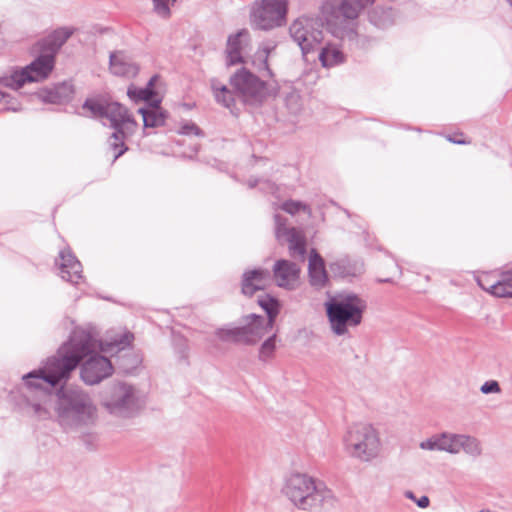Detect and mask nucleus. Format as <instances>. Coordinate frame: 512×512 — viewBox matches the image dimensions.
Here are the masks:
<instances>
[{
  "mask_svg": "<svg viewBox=\"0 0 512 512\" xmlns=\"http://www.w3.org/2000/svg\"><path fill=\"white\" fill-rule=\"evenodd\" d=\"M132 339L131 333H125L120 338L98 342L88 332L75 331L69 342L55 356L49 358L42 368L28 373L23 379L31 387H41L42 382L54 387L61 381H66L70 373L84 360L80 373L82 380L89 385L98 384L112 375L113 365L106 356L97 352L112 356L125 350Z\"/></svg>",
  "mask_w": 512,
  "mask_h": 512,
  "instance_id": "f257e3e1",
  "label": "nucleus"
},
{
  "mask_svg": "<svg viewBox=\"0 0 512 512\" xmlns=\"http://www.w3.org/2000/svg\"><path fill=\"white\" fill-rule=\"evenodd\" d=\"M281 492L293 506L305 511L328 508L335 502L332 491L323 482L298 471L285 475Z\"/></svg>",
  "mask_w": 512,
  "mask_h": 512,
  "instance_id": "f03ea898",
  "label": "nucleus"
},
{
  "mask_svg": "<svg viewBox=\"0 0 512 512\" xmlns=\"http://www.w3.org/2000/svg\"><path fill=\"white\" fill-rule=\"evenodd\" d=\"M50 402H53L59 424L66 429L88 426L97 420V407L83 390L62 388Z\"/></svg>",
  "mask_w": 512,
  "mask_h": 512,
  "instance_id": "7ed1b4c3",
  "label": "nucleus"
},
{
  "mask_svg": "<svg viewBox=\"0 0 512 512\" xmlns=\"http://www.w3.org/2000/svg\"><path fill=\"white\" fill-rule=\"evenodd\" d=\"M83 110L91 116L106 118L110 126L115 129L109 140V144L115 151L114 160L119 158L127 150L124 140L132 135L137 127L128 110L118 102H103L96 99H88L83 104Z\"/></svg>",
  "mask_w": 512,
  "mask_h": 512,
  "instance_id": "20e7f679",
  "label": "nucleus"
},
{
  "mask_svg": "<svg viewBox=\"0 0 512 512\" xmlns=\"http://www.w3.org/2000/svg\"><path fill=\"white\" fill-rule=\"evenodd\" d=\"M146 394L127 382H115L105 391L101 405L107 413L121 421L139 416L146 407Z\"/></svg>",
  "mask_w": 512,
  "mask_h": 512,
  "instance_id": "39448f33",
  "label": "nucleus"
},
{
  "mask_svg": "<svg viewBox=\"0 0 512 512\" xmlns=\"http://www.w3.org/2000/svg\"><path fill=\"white\" fill-rule=\"evenodd\" d=\"M331 330L338 336L362 322L366 301L354 293H340L325 303Z\"/></svg>",
  "mask_w": 512,
  "mask_h": 512,
  "instance_id": "423d86ee",
  "label": "nucleus"
},
{
  "mask_svg": "<svg viewBox=\"0 0 512 512\" xmlns=\"http://www.w3.org/2000/svg\"><path fill=\"white\" fill-rule=\"evenodd\" d=\"M345 452L353 459L369 463L378 458L382 451V441L376 428L370 424L358 423L350 426L343 439Z\"/></svg>",
  "mask_w": 512,
  "mask_h": 512,
  "instance_id": "0eeeda50",
  "label": "nucleus"
},
{
  "mask_svg": "<svg viewBox=\"0 0 512 512\" xmlns=\"http://www.w3.org/2000/svg\"><path fill=\"white\" fill-rule=\"evenodd\" d=\"M375 0H329L324 5V14L332 32L341 38L352 39L357 33L348 26L355 20L360 11Z\"/></svg>",
  "mask_w": 512,
  "mask_h": 512,
  "instance_id": "6e6552de",
  "label": "nucleus"
},
{
  "mask_svg": "<svg viewBox=\"0 0 512 512\" xmlns=\"http://www.w3.org/2000/svg\"><path fill=\"white\" fill-rule=\"evenodd\" d=\"M38 52L39 55L29 65L16 69L9 76L4 77V85L17 90L26 83L47 79L54 69L55 58L45 51Z\"/></svg>",
  "mask_w": 512,
  "mask_h": 512,
  "instance_id": "1a4fd4ad",
  "label": "nucleus"
},
{
  "mask_svg": "<svg viewBox=\"0 0 512 512\" xmlns=\"http://www.w3.org/2000/svg\"><path fill=\"white\" fill-rule=\"evenodd\" d=\"M287 10V0H262L253 6L251 21L261 30L280 27L285 23Z\"/></svg>",
  "mask_w": 512,
  "mask_h": 512,
  "instance_id": "9d476101",
  "label": "nucleus"
},
{
  "mask_svg": "<svg viewBox=\"0 0 512 512\" xmlns=\"http://www.w3.org/2000/svg\"><path fill=\"white\" fill-rule=\"evenodd\" d=\"M230 82L238 96L249 105L262 103L269 94L265 82L245 69L235 73Z\"/></svg>",
  "mask_w": 512,
  "mask_h": 512,
  "instance_id": "9b49d317",
  "label": "nucleus"
},
{
  "mask_svg": "<svg viewBox=\"0 0 512 512\" xmlns=\"http://www.w3.org/2000/svg\"><path fill=\"white\" fill-rule=\"evenodd\" d=\"M292 40L300 47L305 56L314 51L323 41V32L317 27V22L308 17H300L289 27Z\"/></svg>",
  "mask_w": 512,
  "mask_h": 512,
  "instance_id": "f8f14e48",
  "label": "nucleus"
},
{
  "mask_svg": "<svg viewBox=\"0 0 512 512\" xmlns=\"http://www.w3.org/2000/svg\"><path fill=\"white\" fill-rule=\"evenodd\" d=\"M445 452L457 455L464 452L466 455L477 458L482 454L481 442L474 436L444 432Z\"/></svg>",
  "mask_w": 512,
  "mask_h": 512,
  "instance_id": "ddd939ff",
  "label": "nucleus"
},
{
  "mask_svg": "<svg viewBox=\"0 0 512 512\" xmlns=\"http://www.w3.org/2000/svg\"><path fill=\"white\" fill-rule=\"evenodd\" d=\"M276 237L285 240L289 244L290 255L300 261H304L306 253V240L303 232L296 228H288L281 222L279 215L275 216Z\"/></svg>",
  "mask_w": 512,
  "mask_h": 512,
  "instance_id": "4468645a",
  "label": "nucleus"
},
{
  "mask_svg": "<svg viewBox=\"0 0 512 512\" xmlns=\"http://www.w3.org/2000/svg\"><path fill=\"white\" fill-rule=\"evenodd\" d=\"M271 320L256 314H249L242 318L240 326L242 343L255 344L267 335L273 328Z\"/></svg>",
  "mask_w": 512,
  "mask_h": 512,
  "instance_id": "2eb2a0df",
  "label": "nucleus"
},
{
  "mask_svg": "<svg viewBox=\"0 0 512 512\" xmlns=\"http://www.w3.org/2000/svg\"><path fill=\"white\" fill-rule=\"evenodd\" d=\"M300 267L285 259L275 262L273 279L276 285L287 290H295L299 286Z\"/></svg>",
  "mask_w": 512,
  "mask_h": 512,
  "instance_id": "dca6fc26",
  "label": "nucleus"
},
{
  "mask_svg": "<svg viewBox=\"0 0 512 512\" xmlns=\"http://www.w3.org/2000/svg\"><path fill=\"white\" fill-rule=\"evenodd\" d=\"M73 33L74 29L71 27H60L40 40L35 45V50L45 51L55 58L60 48L73 35Z\"/></svg>",
  "mask_w": 512,
  "mask_h": 512,
  "instance_id": "f3484780",
  "label": "nucleus"
},
{
  "mask_svg": "<svg viewBox=\"0 0 512 512\" xmlns=\"http://www.w3.org/2000/svg\"><path fill=\"white\" fill-rule=\"evenodd\" d=\"M272 277L267 269L257 268L244 272L242 277V292L251 296L258 290H263L271 284Z\"/></svg>",
  "mask_w": 512,
  "mask_h": 512,
  "instance_id": "a211bd4d",
  "label": "nucleus"
},
{
  "mask_svg": "<svg viewBox=\"0 0 512 512\" xmlns=\"http://www.w3.org/2000/svg\"><path fill=\"white\" fill-rule=\"evenodd\" d=\"M57 264L62 279L74 284L82 279V265L69 249L60 251Z\"/></svg>",
  "mask_w": 512,
  "mask_h": 512,
  "instance_id": "6ab92c4d",
  "label": "nucleus"
},
{
  "mask_svg": "<svg viewBox=\"0 0 512 512\" xmlns=\"http://www.w3.org/2000/svg\"><path fill=\"white\" fill-rule=\"evenodd\" d=\"M308 272L312 286L322 288L326 285L328 277L324 260L315 250H311L309 255Z\"/></svg>",
  "mask_w": 512,
  "mask_h": 512,
  "instance_id": "aec40b11",
  "label": "nucleus"
},
{
  "mask_svg": "<svg viewBox=\"0 0 512 512\" xmlns=\"http://www.w3.org/2000/svg\"><path fill=\"white\" fill-rule=\"evenodd\" d=\"M248 38L249 33L245 29L229 36L226 49L227 62L229 65H235L243 61L242 48L243 45L248 41Z\"/></svg>",
  "mask_w": 512,
  "mask_h": 512,
  "instance_id": "412c9836",
  "label": "nucleus"
},
{
  "mask_svg": "<svg viewBox=\"0 0 512 512\" xmlns=\"http://www.w3.org/2000/svg\"><path fill=\"white\" fill-rule=\"evenodd\" d=\"M110 70L114 75L133 77L138 73V67L121 51L111 53Z\"/></svg>",
  "mask_w": 512,
  "mask_h": 512,
  "instance_id": "4be33fe9",
  "label": "nucleus"
},
{
  "mask_svg": "<svg viewBox=\"0 0 512 512\" xmlns=\"http://www.w3.org/2000/svg\"><path fill=\"white\" fill-rule=\"evenodd\" d=\"M73 86L70 83H61L53 89L45 90L39 95L41 100L52 104H62L73 95Z\"/></svg>",
  "mask_w": 512,
  "mask_h": 512,
  "instance_id": "5701e85b",
  "label": "nucleus"
},
{
  "mask_svg": "<svg viewBox=\"0 0 512 512\" xmlns=\"http://www.w3.org/2000/svg\"><path fill=\"white\" fill-rule=\"evenodd\" d=\"M478 285L496 297L512 298V277L505 274L502 279L494 281L493 285L484 284V278H477Z\"/></svg>",
  "mask_w": 512,
  "mask_h": 512,
  "instance_id": "b1692460",
  "label": "nucleus"
},
{
  "mask_svg": "<svg viewBox=\"0 0 512 512\" xmlns=\"http://www.w3.org/2000/svg\"><path fill=\"white\" fill-rule=\"evenodd\" d=\"M319 60L323 67L330 68L342 64L345 61V55L337 45L327 44L322 48Z\"/></svg>",
  "mask_w": 512,
  "mask_h": 512,
  "instance_id": "393cba45",
  "label": "nucleus"
},
{
  "mask_svg": "<svg viewBox=\"0 0 512 512\" xmlns=\"http://www.w3.org/2000/svg\"><path fill=\"white\" fill-rule=\"evenodd\" d=\"M138 112L142 115L145 128H155L162 126L166 119L165 113L158 105H152L147 109L140 108Z\"/></svg>",
  "mask_w": 512,
  "mask_h": 512,
  "instance_id": "a878e982",
  "label": "nucleus"
},
{
  "mask_svg": "<svg viewBox=\"0 0 512 512\" xmlns=\"http://www.w3.org/2000/svg\"><path fill=\"white\" fill-rule=\"evenodd\" d=\"M211 89L213 91L217 103L230 108L234 103V92L229 90L226 85L220 83L218 80H211Z\"/></svg>",
  "mask_w": 512,
  "mask_h": 512,
  "instance_id": "bb28decb",
  "label": "nucleus"
},
{
  "mask_svg": "<svg viewBox=\"0 0 512 512\" xmlns=\"http://www.w3.org/2000/svg\"><path fill=\"white\" fill-rule=\"evenodd\" d=\"M370 22L378 28H386L393 23L390 9L376 8L369 13Z\"/></svg>",
  "mask_w": 512,
  "mask_h": 512,
  "instance_id": "cd10ccee",
  "label": "nucleus"
},
{
  "mask_svg": "<svg viewBox=\"0 0 512 512\" xmlns=\"http://www.w3.org/2000/svg\"><path fill=\"white\" fill-rule=\"evenodd\" d=\"M158 80V76H153L147 86L145 88H137L135 86H130L128 88L127 94L129 98L133 100H144L149 101L151 100L154 92H153V86L155 85V82Z\"/></svg>",
  "mask_w": 512,
  "mask_h": 512,
  "instance_id": "c85d7f7f",
  "label": "nucleus"
},
{
  "mask_svg": "<svg viewBox=\"0 0 512 512\" xmlns=\"http://www.w3.org/2000/svg\"><path fill=\"white\" fill-rule=\"evenodd\" d=\"M331 269L333 271H337L339 275L343 277L347 276H357L363 272V266L362 264H353L351 265L350 262L346 259L340 260L336 263H333L331 265Z\"/></svg>",
  "mask_w": 512,
  "mask_h": 512,
  "instance_id": "c756f323",
  "label": "nucleus"
},
{
  "mask_svg": "<svg viewBox=\"0 0 512 512\" xmlns=\"http://www.w3.org/2000/svg\"><path fill=\"white\" fill-rule=\"evenodd\" d=\"M258 304L267 314L265 320H271V323L274 324L275 318L279 313L278 301L269 295H264L258 299Z\"/></svg>",
  "mask_w": 512,
  "mask_h": 512,
  "instance_id": "7c9ffc66",
  "label": "nucleus"
},
{
  "mask_svg": "<svg viewBox=\"0 0 512 512\" xmlns=\"http://www.w3.org/2000/svg\"><path fill=\"white\" fill-rule=\"evenodd\" d=\"M274 46L264 45L258 49L254 55L253 64L259 71H266L267 75H271V71L268 66V57L271 51L274 50Z\"/></svg>",
  "mask_w": 512,
  "mask_h": 512,
  "instance_id": "2f4dec72",
  "label": "nucleus"
},
{
  "mask_svg": "<svg viewBox=\"0 0 512 512\" xmlns=\"http://www.w3.org/2000/svg\"><path fill=\"white\" fill-rule=\"evenodd\" d=\"M419 447L422 450L426 451H439V452H445V445H444V432L433 434L429 438L421 441L419 443Z\"/></svg>",
  "mask_w": 512,
  "mask_h": 512,
  "instance_id": "473e14b6",
  "label": "nucleus"
},
{
  "mask_svg": "<svg viewBox=\"0 0 512 512\" xmlns=\"http://www.w3.org/2000/svg\"><path fill=\"white\" fill-rule=\"evenodd\" d=\"M276 350V333L271 334L259 348V360L267 362L273 358Z\"/></svg>",
  "mask_w": 512,
  "mask_h": 512,
  "instance_id": "72a5a7b5",
  "label": "nucleus"
},
{
  "mask_svg": "<svg viewBox=\"0 0 512 512\" xmlns=\"http://www.w3.org/2000/svg\"><path fill=\"white\" fill-rule=\"evenodd\" d=\"M216 336L222 341H231L242 343V336L239 327L221 328L216 331Z\"/></svg>",
  "mask_w": 512,
  "mask_h": 512,
  "instance_id": "f704fd0d",
  "label": "nucleus"
},
{
  "mask_svg": "<svg viewBox=\"0 0 512 512\" xmlns=\"http://www.w3.org/2000/svg\"><path fill=\"white\" fill-rule=\"evenodd\" d=\"M281 208L291 215H294L299 211H303L309 216L311 215V209L309 206L300 201L288 200L281 205Z\"/></svg>",
  "mask_w": 512,
  "mask_h": 512,
  "instance_id": "c9c22d12",
  "label": "nucleus"
},
{
  "mask_svg": "<svg viewBox=\"0 0 512 512\" xmlns=\"http://www.w3.org/2000/svg\"><path fill=\"white\" fill-rule=\"evenodd\" d=\"M285 105L292 114H297L302 107L300 94L296 91L287 93L285 97Z\"/></svg>",
  "mask_w": 512,
  "mask_h": 512,
  "instance_id": "e433bc0d",
  "label": "nucleus"
},
{
  "mask_svg": "<svg viewBox=\"0 0 512 512\" xmlns=\"http://www.w3.org/2000/svg\"><path fill=\"white\" fill-rule=\"evenodd\" d=\"M176 0H153L154 11L163 18H168L171 14L170 7L174 5Z\"/></svg>",
  "mask_w": 512,
  "mask_h": 512,
  "instance_id": "4c0bfd02",
  "label": "nucleus"
},
{
  "mask_svg": "<svg viewBox=\"0 0 512 512\" xmlns=\"http://www.w3.org/2000/svg\"><path fill=\"white\" fill-rule=\"evenodd\" d=\"M178 132L182 135H195V136H202L203 133L201 129L191 121H186L181 123Z\"/></svg>",
  "mask_w": 512,
  "mask_h": 512,
  "instance_id": "58836bf2",
  "label": "nucleus"
},
{
  "mask_svg": "<svg viewBox=\"0 0 512 512\" xmlns=\"http://www.w3.org/2000/svg\"><path fill=\"white\" fill-rule=\"evenodd\" d=\"M480 391L483 393V394H490V393H500L501 391V388H500V385L497 381L495 380H491V381H486L481 387H480Z\"/></svg>",
  "mask_w": 512,
  "mask_h": 512,
  "instance_id": "ea45409f",
  "label": "nucleus"
},
{
  "mask_svg": "<svg viewBox=\"0 0 512 512\" xmlns=\"http://www.w3.org/2000/svg\"><path fill=\"white\" fill-rule=\"evenodd\" d=\"M0 102L6 105L7 110L17 111L18 107L11 103V97L5 92L0 91Z\"/></svg>",
  "mask_w": 512,
  "mask_h": 512,
  "instance_id": "a19ab883",
  "label": "nucleus"
},
{
  "mask_svg": "<svg viewBox=\"0 0 512 512\" xmlns=\"http://www.w3.org/2000/svg\"><path fill=\"white\" fill-rule=\"evenodd\" d=\"M415 503L417 504L418 507L425 509L429 506L430 499L424 495L419 499H416Z\"/></svg>",
  "mask_w": 512,
  "mask_h": 512,
  "instance_id": "79ce46f5",
  "label": "nucleus"
},
{
  "mask_svg": "<svg viewBox=\"0 0 512 512\" xmlns=\"http://www.w3.org/2000/svg\"><path fill=\"white\" fill-rule=\"evenodd\" d=\"M447 139L450 141V142H453V143H456V144H464L466 143L464 140L458 138V137H451V136H448Z\"/></svg>",
  "mask_w": 512,
  "mask_h": 512,
  "instance_id": "37998d69",
  "label": "nucleus"
},
{
  "mask_svg": "<svg viewBox=\"0 0 512 512\" xmlns=\"http://www.w3.org/2000/svg\"><path fill=\"white\" fill-rule=\"evenodd\" d=\"M478 278H484V284H486V285H493L494 284V282H492L490 280V275L489 274H484L482 276H479Z\"/></svg>",
  "mask_w": 512,
  "mask_h": 512,
  "instance_id": "c03bdc74",
  "label": "nucleus"
},
{
  "mask_svg": "<svg viewBox=\"0 0 512 512\" xmlns=\"http://www.w3.org/2000/svg\"><path fill=\"white\" fill-rule=\"evenodd\" d=\"M404 495H405L406 498H408V499H410V500H412L414 502L416 501V497H415V495H414V493L412 491L408 490V491H406L404 493Z\"/></svg>",
  "mask_w": 512,
  "mask_h": 512,
  "instance_id": "a18cd8bd",
  "label": "nucleus"
},
{
  "mask_svg": "<svg viewBox=\"0 0 512 512\" xmlns=\"http://www.w3.org/2000/svg\"><path fill=\"white\" fill-rule=\"evenodd\" d=\"M35 411L41 415V406L40 405H36L35 406Z\"/></svg>",
  "mask_w": 512,
  "mask_h": 512,
  "instance_id": "49530a36",
  "label": "nucleus"
},
{
  "mask_svg": "<svg viewBox=\"0 0 512 512\" xmlns=\"http://www.w3.org/2000/svg\"><path fill=\"white\" fill-rule=\"evenodd\" d=\"M479 512H493V511L488 510V509H482V510H480Z\"/></svg>",
  "mask_w": 512,
  "mask_h": 512,
  "instance_id": "de8ad7c7",
  "label": "nucleus"
},
{
  "mask_svg": "<svg viewBox=\"0 0 512 512\" xmlns=\"http://www.w3.org/2000/svg\"><path fill=\"white\" fill-rule=\"evenodd\" d=\"M506 1H507V2L509 3V5L512 7V0H506Z\"/></svg>",
  "mask_w": 512,
  "mask_h": 512,
  "instance_id": "09e8293b",
  "label": "nucleus"
}]
</instances>
